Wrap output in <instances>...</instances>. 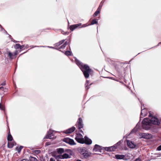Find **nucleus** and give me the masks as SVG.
I'll use <instances>...</instances> for the list:
<instances>
[{
	"instance_id": "obj_1",
	"label": "nucleus",
	"mask_w": 161,
	"mask_h": 161,
	"mask_svg": "<svg viewBox=\"0 0 161 161\" xmlns=\"http://www.w3.org/2000/svg\"><path fill=\"white\" fill-rule=\"evenodd\" d=\"M138 100L141 103V111L140 114V120L139 122L136 124V126L132 130H131V133L136 132L138 130V129H141V128L146 130H150L154 133H157L158 132V129L157 128L153 129L151 127L152 124L159 125L160 124V121L158 118L153 116L151 113V111H149V117H152L150 119L148 118H146L144 119L142 122L141 126L140 121L141 119L143 117L146 116L147 115V112L146 108H145L144 104L140 100L139 98Z\"/></svg>"
},
{
	"instance_id": "obj_2",
	"label": "nucleus",
	"mask_w": 161,
	"mask_h": 161,
	"mask_svg": "<svg viewBox=\"0 0 161 161\" xmlns=\"http://www.w3.org/2000/svg\"><path fill=\"white\" fill-rule=\"evenodd\" d=\"M75 61L77 64L81 69L85 77L86 78H88L91 71L89 67L87 65L81 63L78 60H75Z\"/></svg>"
},
{
	"instance_id": "obj_3",
	"label": "nucleus",
	"mask_w": 161,
	"mask_h": 161,
	"mask_svg": "<svg viewBox=\"0 0 161 161\" xmlns=\"http://www.w3.org/2000/svg\"><path fill=\"white\" fill-rule=\"evenodd\" d=\"M121 142V141H120L113 146L105 147V149L108 151H114L116 149L119 147Z\"/></svg>"
},
{
	"instance_id": "obj_4",
	"label": "nucleus",
	"mask_w": 161,
	"mask_h": 161,
	"mask_svg": "<svg viewBox=\"0 0 161 161\" xmlns=\"http://www.w3.org/2000/svg\"><path fill=\"white\" fill-rule=\"evenodd\" d=\"M139 135L141 136V138L146 139H150L152 137V135L148 133H140Z\"/></svg>"
},
{
	"instance_id": "obj_5",
	"label": "nucleus",
	"mask_w": 161,
	"mask_h": 161,
	"mask_svg": "<svg viewBox=\"0 0 161 161\" xmlns=\"http://www.w3.org/2000/svg\"><path fill=\"white\" fill-rule=\"evenodd\" d=\"M77 123L78 124V128L80 129V131L81 132H83V131L82 130H81L80 129L82 128L83 127V124H82V120L81 118H79L78 121Z\"/></svg>"
},
{
	"instance_id": "obj_6",
	"label": "nucleus",
	"mask_w": 161,
	"mask_h": 161,
	"mask_svg": "<svg viewBox=\"0 0 161 161\" xmlns=\"http://www.w3.org/2000/svg\"><path fill=\"white\" fill-rule=\"evenodd\" d=\"M63 141L71 145L75 144V143L74 142V141L73 139L69 138H64L63 140Z\"/></svg>"
},
{
	"instance_id": "obj_7",
	"label": "nucleus",
	"mask_w": 161,
	"mask_h": 161,
	"mask_svg": "<svg viewBox=\"0 0 161 161\" xmlns=\"http://www.w3.org/2000/svg\"><path fill=\"white\" fill-rule=\"evenodd\" d=\"M81 153L85 158H87L90 156L89 153L86 152L85 148L82 149L80 151Z\"/></svg>"
},
{
	"instance_id": "obj_8",
	"label": "nucleus",
	"mask_w": 161,
	"mask_h": 161,
	"mask_svg": "<svg viewBox=\"0 0 161 161\" xmlns=\"http://www.w3.org/2000/svg\"><path fill=\"white\" fill-rule=\"evenodd\" d=\"M75 129V127H73L64 131V132L66 134H70L74 131Z\"/></svg>"
},
{
	"instance_id": "obj_9",
	"label": "nucleus",
	"mask_w": 161,
	"mask_h": 161,
	"mask_svg": "<svg viewBox=\"0 0 161 161\" xmlns=\"http://www.w3.org/2000/svg\"><path fill=\"white\" fill-rule=\"evenodd\" d=\"M81 25V23H79L78 24H76L74 25H71L70 27L69 28L71 31H73L74 29H75L77 28L79 26H80Z\"/></svg>"
},
{
	"instance_id": "obj_10",
	"label": "nucleus",
	"mask_w": 161,
	"mask_h": 161,
	"mask_svg": "<svg viewBox=\"0 0 161 161\" xmlns=\"http://www.w3.org/2000/svg\"><path fill=\"white\" fill-rule=\"evenodd\" d=\"M69 158V155L67 153H64L63 155H59L57 157L56 159L58 158Z\"/></svg>"
},
{
	"instance_id": "obj_11",
	"label": "nucleus",
	"mask_w": 161,
	"mask_h": 161,
	"mask_svg": "<svg viewBox=\"0 0 161 161\" xmlns=\"http://www.w3.org/2000/svg\"><path fill=\"white\" fill-rule=\"evenodd\" d=\"M92 143V140L85 136L84 137V143L87 144H90Z\"/></svg>"
},
{
	"instance_id": "obj_12",
	"label": "nucleus",
	"mask_w": 161,
	"mask_h": 161,
	"mask_svg": "<svg viewBox=\"0 0 161 161\" xmlns=\"http://www.w3.org/2000/svg\"><path fill=\"white\" fill-rule=\"evenodd\" d=\"M53 136V131L50 130L49 131L47 132V135L46 136L45 138H49L51 139L52 138V137Z\"/></svg>"
},
{
	"instance_id": "obj_13",
	"label": "nucleus",
	"mask_w": 161,
	"mask_h": 161,
	"mask_svg": "<svg viewBox=\"0 0 161 161\" xmlns=\"http://www.w3.org/2000/svg\"><path fill=\"white\" fill-rule=\"evenodd\" d=\"M101 149V147L98 145H96L95 146V147L93 149L94 151L95 152L99 151L100 152V151Z\"/></svg>"
},
{
	"instance_id": "obj_14",
	"label": "nucleus",
	"mask_w": 161,
	"mask_h": 161,
	"mask_svg": "<svg viewBox=\"0 0 161 161\" xmlns=\"http://www.w3.org/2000/svg\"><path fill=\"white\" fill-rule=\"evenodd\" d=\"M78 142L80 143H84V138L83 137L80 138H77V140H76Z\"/></svg>"
},
{
	"instance_id": "obj_15",
	"label": "nucleus",
	"mask_w": 161,
	"mask_h": 161,
	"mask_svg": "<svg viewBox=\"0 0 161 161\" xmlns=\"http://www.w3.org/2000/svg\"><path fill=\"white\" fill-rule=\"evenodd\" d=\"M14 142H8V147L9 148H12L14 146Z\"/></svg>"
},
{
	"instance_id": "obj_16",
	"label": "nucleus",
	"mask_w": 161,
	"mask_h": 161,
	"mask_svg": "<svg viewBox=\"0 0 161 161\" xmlns=\"http://www.w3.org/2000/svg\"><path fill=\"white\" fill-rule=\"evenodd\" d=\"M115 157L117 159H122L125 157V156L123 155H116Z\"/></svg>"
},
{
	"instance_id": "obj_17",
	"label": "nucleus",
	"mask_w": 161,
	"mask_h": 161,
	"mask_svg": "<svg viewBox=\"0 0 161 161\" xmlns=\"http://www.w3.org/2000/svg\"><path fill=\"white\" fill-rule=\"evenodd\" d=\"M57 151L59 154H62L63 153L64 151V149L62 148L57 149Z\"/></svg>"
},
{
	"instance_id": "obj_18",
	"label": "nucleus",
	"mask_w": 161,
	"mask_h": 161,
	"mask_svg": "<svg viewBox=\"0 0 161 161\" xmlns=\"http://www.w3.org/2000/svg\"><path fill=\"white\" fill-rule=\"evenodd\" d=\"M128 138V137H127L126 139V143H127L128 147L129 148H131V144H130L131 142L130 141V140L127 139Z\"/></svg>"
},
{
	"instance_id": "obj_19",
	"label": "nucleus",
	"mask_w": 161,
	"mask_h": 161,
	"mask_svg": "<svg viewBox=\"0 0 161 161\" xmlns=\"http://www.w3.org/2000/svg\"><path fill=\"white\" fill-rule=\"evenodd\" d=\"M7 139L8 141H11L12 140L13 137L10 133H8Z\"/></svg>"
},
{
	"instance_id": "obj_20",
	"label": "nucleus",
	"mask_w": 161,
	"mask_h": 161,
	"mask_svg": "<svg viewBox=\"0 0 161 161\" xmlns=\"http://www.w3.org/2000/svg\"><path fill=\"white\" fill-rule=\"evenodd\" d=\"M75 138V140H77V138H80L82 137H83L82 135L80 134H77Z\"/></svg>"
},
{
	"instance_id": "obj_21",
	"label": "nucleus",
	"mask_w": 161,
	"mask_h": 161,
	"mask_svg": "<svg viewBox=\"0 0 161 161\" xmlns=\"http://www.w3.org/2000/svg\"><path fill=\"white\" fill-rule=\"evenodd\" d=\"M8 55L10 58H13V57L15 55V54H14L13 53H11V52H8Z\"/></svg>"
},
{
	"instance_id": "obj_22",
	"label": "nucleus",
	"mask_w": 161,
	"mask_h": 161,
	"mask_svg": "<svg viewBox=\"0 0 161 161\" xmlns=\"http://www.w3.org/2000/svg\"><path fill=\"white\" fill-rule=\"evenodd\" d=\"M30 161H38L35 158L31 157L30 158Z\"/></svg>"
},
{
	"instance_id": "obj_23",
	"label": "nucleus",
	"mask_w": 161,
	"mask_h": 161,
	"mask_svg": "<svg viewBox=\"0 0 161 161\" xmlns=\"http://www.w3.org/2000/svg\"><path fill=\"white\" fill-rule=\"evenodd\" d=\"M136 146V145L134 143V142L131 141V149L135 148Z\"/></svg>"
},
{
	"instance_id": "obj_24",
	"label": "nucleus",
	"mask_w": 161,
	"mask_h": 161,
	"mask_svg": "<svg viewBox=\"0 0 161 161\" xmlns=\"http://www.w3.org/2000/svg\"><path fill=\"white\" fill-rule=\"evenodd\" d=\"M64 41V40H63L60 41L58 43L56 44V46H59L62 44Z\"/></svg>"
},
{
	"instance_id": "obj_25",
	"label": "nucleus",
	"mask_w": 161,
	"mask_h": 161,
	"mask_svg": "<svg viewBox=\"0 0 161 161\" xmlns=\"http://www.w3.org/2000/svg\"><path fill=\"white\" fill-rule=\"evenodd\" d=\"M23 148V147L20 146L19 147H17L16 149H17V150L18 153H19L20 151Z\"/></svg>"
},
{
	"instance_id": "obj_26",
	"label": "nucleus",
	"mask_w": 161,
	"mask_h": 161,
	"mask_svg": "<svg viewBox=\"0 0 161 161\" xmlns=\"http://www.w3.org/2000/svg\"><path fill=\"white\" fill-rule=\"evenodd\" d=\"M99 13V10H97L94 14V16H97Z\"/></svg>"
},
{
	"instance_id": "obj_27",
	"label": "nucleus",
	"mask_w": 161,
	"mask_h": 161,
	"mask_svg": "<svg viewBox=\"0 0 161 161\" xmlns=\"http://www.w3.org/2000/svg\"><path fill=\"white\" fill-rule=\"evenodd\" d=\"M88 81L86 80V81L85 85L86 86V88L87 90L89 88V87L88 86Z\"/></svg>"
},
{
	"instance_id": "obj_28",
	"label": "nucleus",
	"mask_w": 161,
	"mask_h": 161,
	"mask_svg": "<svg viewBox=\"0 0 161 161\" xmlns=\"http://www.w3.org/2000/svg\"><path fill=\"white\" fill-rule=\"evenodd\" d=\"M20 45L19 44H16L15 47H14L15 48H16V49H19V48H20Z\"/></svg>"
},
{
	"instance_id": "obj_29",
	"label": "nucleus",
	"mask_w": 161,
	"mask_h": 161,
	"mask_svg": "<svg viewBox=\"0 0 161 161\" xmlns=\"http://www.w3.org/2000/svg\"><path fill=\"white\" fill-rule=\"evenodd\" d=\"M96 24H97V21L94 19L91 22V25H94Z\"/></svg>"
},
{
	"instance_id": "obj_30",
	"label": "nucleus",
	"mask_w": 161,
	"mask_h": 161,
	"mask_svg": "<svg viewBox=\"0 0 161 161\" xmlns=\"http://www.w3.org/2000/svg\"><path fill=\"white\" fill-rule=\"evenodd\" d=\"M65 54L67 55H71V53L69 51H66L65 53Z\"/></svg>"
},
{
	"instance_id": "obj_31",
	"label": "nucleus",
	"mask_w": 161,
	"mask_h": 161,
	"mask_svg": "<svg viewBox=\"0 0 161 161\" xmlns=\"http://www.w3.org/2000/svg\"><path fill=\"white\" fill-rule=\"evenodd\" d=\"M67 42H65V43H64V44L63 45H62L61 47V48H64V47H65V46H66V44H67Z\"/></svg>"
},
{
	"instance_id": "obj_32",
	"label": "nucleus",
	"mask_w": 161,
	"mask_h": 161,
	"mask_svg": "<svg viewBox=\"0 0 161 161\" xmlns=\"http://www.w3.org/2000/svg\"><path fill=\"white\" fill-rule=\"evenodd\" d=\"M157 150L158 151L161 150V145L159 146L157 148Z\"/></svg>"
},
{
	"instance_id": "obj_33",
	"label": "nucleus",
	"mask_w": 161,
	"mask_h": 161,
	"mask_svg": "<svg viewBox=\"0 0 161 161\" xmlns=\"http://www.w3.org/2000/svg\"><path fill=\"white\" fill-rule=\"evenodd\" d=\"M0 109L1 110H3V106L1 103H0Z\"/></svg>"
},
{
	"instance_id": "obj_34",
	"label": "nucleus",
	"mask_w": 161,
	"mask_h": 161,
	"mask_svg": "<svg viewBox=\"0 0 161 161\" xmlns=\"http://www.w3.org/2000/svg\"><path fill=\"white\" fill-rule=\"evenodd\" d=\"M134 161H141V159L140 158H136Z\"/></svg>"
},
{
	"instance_id": "obj_35",
	"label": "nucleus",
	"mask_w": 161,
	"mask_h": 161,
	"mask_svg": "<svg viewBox=\"0 0 161 161\" xmlns=\"http://www.w3.org/2000/svg\"><path fill=\"white\" fill-rule=\"evenodd\" d=\"M102 6H101L100 5L98 8L97 10H99V11L100 12V11L101 10V8Z\"/></svg>"
},
{
	"instance_id": "obj_36",
	"label": "nucleus",
	"mask_w": 161,
	"mask_h": 161,
	"mask_svg": "<svg viewBox=\"0 0 161 161\" xmlns=\"http://www.w3.org/2000/svg\"><path fill=\"white\" fill-rule=\"evenodd\" d=\"M50 161H55V160L53 158H50Z\"/></svg>"
},
{
	"instance_id": "obj_37",
	"label": "nucleus",
	"mask_w": 161,
	"mask_h": 161,
	"mask_svg": "<svg viewBox=\"0 0 161 161\" xmlns=\"http://www.w3.org/2000/svg\"><path fill=\"white\" fill-rule=\"evenodd\" d=\"M36 153H39L40 152V151L39 150H36Z\"/></svg>"
},
{
	"instance_id": "obj_38",
	"label": "nucleus",
	"mask_w": 161,
	"mask_h": 161,
	"mask_svg": "<svg viewBox=\"0 0 161 161\" xmlns=\"http://www.w3.org/2000/svg\"><path fill=\"white\" fill-rule=\"evenodd\" d=\"M21 161H29L28 159H24L22 160Z\"/></svg>"
},
{
	"instance_id": "obj_39",
	"label": "nucleus",
	"mask_w": 161,
	"mask_h": 161,
	"mask_svg": "<svg viewBox=\"0 0 161 161\" xmlns=\"http://www.w3.org/2000/svg\"><path fill=\"white\" fill-rule=\"evenodd\" d=\"M24 47V46L23 45H20V48L19 49H22V48Z\"/></svg>"
},
{
	"instance_id": "obj_40",
	"label": "nucleus",
	"mask_w": 161,
	"mask_h": 161,
	"mask_svg": "<svg viewBox=\"0 0 161 161\" xmlns=\"http://www.w3.org/2000/svg\"><path fill=\"white\" fill-rule=\"evenodd\" d=\"M3 88V87L2 86L1 87H0V89H2Z\"/></svg>"
},
{
	"instance_id": "obj_41",
	"label": "nucleus",
	"mask_w": 161,
	"mask_h": 161,
	"mask_svg": "<svg viewBox=\"0 0 161 161\" xmlns=\"http://www.w3.org/2000/svg\"><path fill=\"white\" fill-rule=\"evenodd\" d=\"M161 44V42H159L157 46L159 44Z\"/></svg>"
},
{
	"instance_id": "obj_42",
	"label": "nucleus",
	"mask_w": 161,
	"mask_h": 161,
	"mask_svg": "<svg viewBox=\"0 0 161 161\" xmlns=\"http://www.w3.org/2000/svg\"><path fill=\"white\" fill-rule=\"evenodd\" d=\"M57 161H61V160H59V159H57Z\"/></svg>"
},
{
	"instance_id": "obj_43",
	"label": "nucleus",
	"mask_w": 161,
	"mask_h": 161,
	"mask_svg": "<svg viewBox=\"0 0 161 161\" xmlns=\"http://www.w3.org/2000/svg\"><path fill=\"white\" fill-rule=\"evenodd\" d=\"M76 161H81L80 160H78Z\"/></svg>"
},
{
	"instance_id": "obj_44",
	"label": "nucleus",
	"mask_w": 161,
	"mask_h": 161,
	"mask_svg": "<svg viewBox=\"0 0 161 161\" xmlns=\"http://www.w3.org/2000/svg\"><path fill=\"white\" fill-rule=\"evenodd\" d=\"M2 85H5V84H2Z\"/></svg>"
},
{
	"instance_id": "obj_45",
	"label": "nucleus",
	"mask_w": 161,
	"mask_h": 161,
	"mask_svg": "<svg viewBox=\"0 0 161 161\" xmlns=\"http://www.w3.org/2000/svg\"><path fill=\"white\" fill-rule=\"evenodd\" d=\"M134 95H135V96L136 97V95H135V94H134Z\"/></svg>"
},
{
	"instance_id": "obj_46",
	"label": "nucleus",
	"mask_w": 161,
	"mask_h": 161,
	"mask_svg": "<svg viewBox=\"0 0 161 161\" xmlns=\"http://www.w3.org/2000/svg\"><path fill=\"white\" fill-rule=\"evenodd\" d=\"M37 47H42V46H37Z\"/></svg>"
}]
</instances>
